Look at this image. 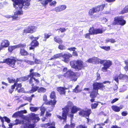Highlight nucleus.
Instances as JSON below:
<instances>
[{"label": "nucleus", "mask_w": 128, "mask_h": 128, "mask_svg": "<svg viewBox=\"0 0 128 128\" xmlns=\"http://www.w3.org/2000/svg\"><path fill=\"white\" fill-rule=\"evenodd\" d=\"M15 84H14L11 86V88L9 89L8 92L10 94L12 93L14 91V89L15 88Z\"/></svg>", "instance_id": "43"}, {"label": "nucleus", "mask_w": 128, "mask_h": 128, "mask_svg": "<svg viewBox=\"0 0 128 128\" xmlns=\"http://www.w3.org/2000/svg\"><path fill=\"white\" fill-rule=\"evenodd\" d=\"M70 65L72 68L75 69L77 71L81 70L85 67L84 65L83 62L79 59L70 61Z\"/></svg>", "instance_id": "3"}, {"label": "nucleus", "mask_w": 128, "mask_h": 128, "mask_svg": "<svg viewBox=\"0 0 128 128\" xmlns=\"http://www.w3.org/2000/svg\"><path fill=\"white\" fill-rule=\"evenodd\" d=\"M73 105V104L72 102L70 101H69L68 102L67 106L68 107V108L69 109V108L72 107Z\"/></svg>", "instance_id": "60"}, {"label": "nucleus", "mask_w": 128, "mask_h": 128, "mask_svg": "<svg viewBox=\"0 0 128 128\" xmlns=\"http://www.w3.org/2000/svg\"><path fill=\"white\" fill-rule=\"evenodd\" d=\"M91 35V34L89 32L87 33L84 35V37L86 38H88L89 39H91L90 36Z\"/></svg>", "instance_id": "59"}, {"label": "nucleus", "mask_w": 128, "mask_h": 128, "mask_svg": "<svg viewBox=\"0 0 128 128\" xmlns=\"http://www.w3.org/2000/svg\"><path fill=\"white\" fill-rule=\"evenodd\" d=\"M78 112L79 115L82 117H88L89 118V116L92 112L91 110L90 109H88L86 110H84L82 109H81Z\"/></svg>", "instance_id": "11"}, {"label": "nucleus", "mask_w": 128, "mask_h": 128, "mask_svg": "<svg viewBox=\"0 0 128 128\" xmlns=\"http://www.w3.org/2000/svg\"><path fill=\"white\" fill-rule=\"evenodd\" d=\"M35 64H42V62L40 59L35 58L34 60Z\"/></svg>", "instance_id": "48"}, {"label": "nucleus", "mask_w": 128, "mask_h": 128, "mask_svg": "<svg viewBox=\"0 0 128 128\" xmlns=\"http://www.w3.org/2000/svg\"><path fill=\"white\" fill-rule=\"evenodd\" d=\"M30 45L31 46L29 48V50H34L35 48L38 46L39 43L37 40H34L30 44Z\"/></svg>", "instance_id": "19"}, {"label": "nucleus", "mask_w": 128, "mask_h": 128, "mask_svg": "<svg viewBox=\"0 0 128 128\" xmlns=\"http://www.w3.org/2000/svg\"><path fill=\"white\" fill-rule=\"evenodd\" d=\"M104 30L102 28H98L95 29V34H102Z\"/></svg>", "instance_id": "38"}, {"label": "nucleus", "mask_w": 128, "mask_h": 128, "mask_svg": "<svg viewBox=\"0 0 128 128\" xmlns=\"http://www.w3.org/2000/svg\"><path fill=\"white\" fill-rule=\"evenodd\" d=\"M124 63L126 65L124 67V69L126 71H128V62L126 61H125Z\"/></svg>", "instance_id": "56"}, {"label": "nucleus", "mask_w": 128, "mask_h": 128, "mask_svg": "<svg viewBox=\"0 0 128 128\" xmlns=\"http://www.w3.org/2000/svg\"><path fill=\"white\" fill-rule=\"evenodd\" d=\"M106 5V4H102L92 8L89 11V15L90 16H92L94 13L102 11L105 6Z\"/></svg>", "instance_id": "6"}, {"label": "nucleus", "mask_w": 128, "mask_h": 128, "mask_svg": "<svg viewBox=\"0 0 128 128\" xmlns=\"http://www.w3.org/2000/svg\"><path fill=\"white\" fill-rule=\"evenodd\" d=\"M10 45L9 41L6 39L3 40L1 42L0 46V50H3L4 48L8 47Z\"/></svg>", "instance_id": "16"}, {"label": "nucleus", "mask_w": 128, "mask_h": 128, "mask_svg": "<svg viewBox=\"0 0 128 128\" xmlns=\"http://www.w3.org/2000/svg\"><path fill=\"white\" fill-rule=\"evenodd\" d=\"M80 108L75 106H73L71 109V113L69 114L71 120H72L74 118V114L76 113L78 111L80 110Z\"/></svg>", "instance_id": "14"}, {"label": "nucleus", "mask_w": 128, "mask_h": 128, "mask_svg": "<svg viewBox=\"0 0 128 128\" xmlns=\"http://www.w3.org/2000/svg\"><path fill=\"white\" fill-rule=\"evenodd\" d=\"M56 128L55 127V123L53 122L52 123H47L42 124L41 125V127L43 128Z\"/></svg>", "instance_id": "22"}, {"label": "nucleus", "mask_w": 128, "mask_h": 128, "mask_svg": "<svg viewBox=\"0 0 128 128\" xmlns=\"http://www.w3.org/2000/svg\"><path fill=\"white\" fill-rule=\"evenodd\" d=\"M34 70V69L31 68L29 70L30 73L28 75V76L30 78V79H31V78H35L34 77V76L40 77L41 76L40 74L37 72H32Z\"/></svg>", "instance_id": "17"}, {"label": "nucleus", "mask_w": 128, "mask_h": 128, "mask_svg": "<svg viewBox=\"0 0 128 128\" xmlns=\"http://www.w3.org/2000/svg\"><path fill=\"white\" fill-rule=\"evenodd\" d=\"M7 79L9 83H14L15 82H16V79L13 78H11L8 77L7 78Z\"/></svg>", "instance_id": "45"}, {"label": "nucleus", "mask_w": 128, "mask_h": 128, "mask_svg": "<svg viewBox=\"0 0 128 128\" xmlns=\"http://www.w3.org/2000/svg\"><path fill=\"white\" fill-rule=\"evenodd\" d=\"M27 62L31 65H32L35 64L34 61L31 60H28Z\"/></svg>", "instance_id": "64"}, {"label": "nucleus", "mask_w": 128, "mask_h": 128, "mask_svg": "<svg viewBox=\"0 0 128 128\" xmlns=\"http://www.w3.org/2000/svg\"><path fill=\"white\" fill-rule=\"evenodd\" d=\"M76 128H87V127L84 125L80 124L77 126L76 127Z\"/></svg>", "instance_id": "61"}, {"label": "nucleus", "mask_w": 128, "mask_h": 128, "mask_svg": "<svg viewBox=\"0 0 128 128\" xmlns=\"http://www.w3.org/2000/svg\"><path fill=\"white\" fill-rule=\"evenodd\" d=\"M16 60L14 58H8L4 60L2 63H6L12 68H15Z\"/></svg>", "instance_id": "9"}, {"label": "nucleus", "mask_w": 128, "mask_h": 128, "mask_svg": "<svg viewBox=\"0 0 128 128\" xmlns=\"http://www.w3.org/2000/svg\"><path fill=\"white\" fill-rule=\"evenodd\" d=\"M15 84V87H16L15 90L17 91L18 93H23L24 91V89L23 88H22V85L21 83H14V84Z\"/></svg>", "instance_id": "20"}, {"label": "nucleus", "mask_w": 128, "mask_h": 128, "mask_svg": "<svg viewBox=\"0 0 128 128\" xmlns=\"http://www.w3.org/2000/svg\"><path fill=\"white\" fill-rule=\"evenodd\" d=\"M62 116L59 115H57V118L60 120H63L64 122H66L67 117V114L69 111L68 108H62Z\"/></svg>", "instance_id": "8"}, {"label": "nucleus", "mask_w": 128, "mask_h": 128, "mask_svg": "<svg viewBox=\"0 0 128 128\" xmlns=\"http://www.w3.org/2000/svg\"><path fill=\"white\" fill-rule=\"evenodd\" d=\"M46 89L44 88L41 87L38 88V92L39 93H44L46 92Z\"/></svg>", "instance_id": "42"}, {"label": "nucleus", "mask_w": 128, "mask_h": 128, "mask_svg": "<svg viewBox=\"0 0 128 128\" xmlns=\"http://www.w3.org/2000/svg\"><path fill=\"white\" fill-rule=\"evenodd\" d=\"M25 6L24 4L23 5L20 4L18 6H16V8H14L16 10L15 12L14 13V16H18L22 15L23 14V12L22 10V8L23 6Z\"/></svg>", "instance_id": "12"}, {"label": "nucleus", "mask_w": 128, "mask_h": 128, "mask_svg": "<svg viewBox=\"0 0 128 128\" xmlns=\"http://www.w3.org/2000/svg\"><path fill=\"white\" fill-rule=\"evenodd\" d=\"M96 78L95 80V81H97L100 80L101 79V77L100 74L98 72L96 73Z\"/></svg>", "instance_id": "58"}, {"label": "nucleus", "mask_w": 128, "mask_h": 128, "mask_svg": "<svg viewBox=\"0 0 128 128\" xmlns=\"http://www.w3.org/2000/svg\"><path fill=\"white\" fill-rule=\"evenodd\" d=\"M52 0H38V2H40L42 6L46 8L48 3L51 2Z\"/></svg>", "instance_id": "24"}, {"label": "nucleus", "mask_w": 128, "mask_h": 128, "mask_svg": "<svg viewBox=\"0 0 128 128\" xmlns=\"http://www.w3.org/2000/svg\"><path fill=\"white\" fill-rule=\"evenodd\" d=\"M114 80L115 81L118 83V80L119 77L118 75H116L113 78Z\"/></svg>", "instance_id": "57"}, {"label": "nucleus", "mask_w": 128, "mask_h": 128, "mask_svg": "<svg viewBox=\"0 0 128 128\" xmlns=\"http://www.w3.org/2000/svg\"><path fill=\"white\" fill-rule=\"evenodd\" d=\"M58 48L59 49L61 50H65L66 49V47L63 44H60L58 46Z\"/></svg>", "instance_id": "47"}, {"label": "nucleus", "mask_w": 128, "mask_h": 128, "mask_svg": "<svg viewBox=\"0 0 128 128\" xmlns=\"http://www.w3.org/2000/svg\"><path fill=\"white\" fill-rule=\"evenodd\" d=\"M23 60H17L16 61L17 64L20 66H22L23 65Z\"/></svg>", "instance_id": "54"}, {"label": "nucleus", "mask_w": 128, "mask_h": 128, "mask_svg": "<svg viewBox=\"0 0 128 128\" xmlns=\"http://www.w3.org/2000/svg\"><path fill=\"white\" fill-rule=\"evenodd\" d=\"M100 59L97 57H94L89 58L86 62L90 63L96 64L100 62Z\"/></svg>", "instance_id": "21"}, {"label": "nucleus", "mask_w": 128, "mask_h": 128, "mask_svg": "<svg viewBox=\"0 0 128 128\" xmlns=\"http://www.w3.org/2000/svg\"><path fill=\"white\" fill-rule=\"evenodd\" d=\"M61 55V57H62L63 59L62 61L66 63H68L70 60V58L72 57V55L70 53L68 54L64 53L63 54L62 52Z\"/></svg>", "instance_id": "15"}, {"label": "nucleus", "mask_w": 128, "mask_h": 128, "mask_svg": "<svg viewBox=\"0 0 128 128\" xmlns=\"http://www.w3.org/2000/svg\"><path fill=\"white\" fill-rule=\"evenodd\" d=\"M20 48L19 54L22 56H27L29 55L28 52L25 50L26 45L25 44H19Z\"/></svg>", "instance_id": "10"}, {"label": "nucleus", "mask_w": 128, "mask_h": 128, "mask_svg": "<svg viewBox=\"0 0 128 128\" xmlns=\"http://www.w3.org/2000/svg\"><path fill=\"white\" fill-rule=\"evenodd\" d=\"M66 8V6L61 5L60 6L56 7L55 8V10L56 12H60L64 10Z\"/></svg>", "instance_id": "28"}, {"label": "nucleus", "mask_w": 128, "mask_h": 128, "mask_svg": "<svg viewBox=\"0 0 128 128\" xmlns=\"http://www.w3.org/2000/svg\"><path fill=\"white\" fill-rule=\"evenodd\" d=\"M62 53H60L56 54L54 55L49 60H54L57 58H60L61 57V55Z\"/></svg>", "instance_id": "33"}, {"label": "nucleus", "mask_w": 128, "mask_h": 128, "mask_svg": "<svg viewBox=\"0 0 128 128\" xmlns=\"http://www.w3.org/2000/svg\"><path fill=\"white\" fill-rule=\"evenodd\" d=\"M119 77V79L120 80H124L127 77V76L125 74H120L118 75Z\"/></svg>", "instance_id": "51"}, {"label": "nucleus", "mask_w": 128, "mask_h": 128, "mask_svg": "<svg viewBox=\"0 0 128 128\" xmlns=\"http://www.w3.org/2000/svg\"><path fill=\"white\" fill-rule=\"evenodd\" d=\"M37 114H36L34 113H32L30 115V118L32 120L38 121L40 120V118L38 116H37Z\"/></svg>", "instance_id": "30"}, {"label": "nucleus", "mask_w": 128, "mask_h": 128, "mask_svg": "<svg viewBox=\"0 0 128 128\" xmlns=\"http://www.w3.org/2000/svg\"><path fill=\"white\" fill-rule=\"evenodd\" d=\"M37 28L34 26H29L23 30L24 33H32L36 31Z\"/></svg>", "instance_id": "13"}, {"label": "nucleus", "mask_w": 128, "mask_h": 128, "mask_svg": "<svg viewBox=\"0 0 128 128\" xmlns=\"http://www.w3.org/2000/svg\"><path fill=\"white\" fill-rule=\"evenodd\" d=\"M59 79H64V77L67 79H70V80L75 82L76 81L77 77L75 73L73 72L71 69L67 71L64 74H59L57 76Z\"/></svg>", "instance_id": "2"}, {"label": "nucleus", "mask_w": 128, "mask_h": 128, "mask_svg": "<svg viewBox=\"0 0 128 128\" xmlns=\"http://www.w3.org/2000/svg\"><path fill=\"white\" fill-rule=\"evenodd\" d=\"M53 100H50L46 103V105H51L52 106H54L56 104L57 101L56 99H53Z\"/></svg>", "instance_id": "29"}, {"label": "nucleus", "mask_w": 128, "mask_h": 128, "mask_svg": "<svg viewBox=\"0 0 128 128\" xmlns=\"http://www.w3.org/2000/svg\"><path fill=\"white\" fill-rule=\"evenodd\" d=\"M13 118H17L18 117L23 118L24 117L23 114L20 111H17L14 113L12 115Z\"/></svg>", "instance_id": "27"}, {"label": "nucleus", "mask_w": 128, "mask_h": 128, "mask_svg": "<svg viewBox=\"0 0 128 128\" xmlns=\"http://www.w3.org/2000/svg\"><path fill=\"white\" fill-rule=\"evenodd\" d=\"M79 87V86L77 85L75 88L73 90L72 92L76 93H78L80 92L81 91V90H79L78 89V88Z\"/></svg>", "instance_id": "46"}, {"label": "nucleus", "mask_w": 128, "mask_h": 128, "mask_svg": "<svg viewBox=\"0 0 128 128\" xmlns=\"http://www.w3.org/2000/svg\"><path fill=\"white\" fill-rule=\"evenodd\" d=\"M126 24V21L124 20V17L122 16L115 17L112 25V26L120 25L123 26Z\"/></svg>", "instance_id": "4"}, {"label": "nucleus", "mask_w": 128, "mask_h": 128, "mask_svg": "<svg viewBox=\"0 0 128 128\" xmlns=\"http://www.w3.org/2000/svg\"><path fill=\"white\" fill-rule=\"evenodd\" d=\"M30 77H28V75L27 76H24L20 78V81L24 82L28 80V79Z\"/></svg>", "instance_id": "49"}, {"label": "nucleus", "mask_w": 128, "mask_h": 128, "mask_svg": "<svg viewBox=\"0 0 128 128\" xmlns=\"http://www.w3.org/2000/svg\"><path fill=\"white\" fill-rule=\"evenodd\" d=\"M44 41H46L47 39L49 38L52 36L51 33H49L48 34L44 33Z\"/></svg>", "instance_id": "44"}, {"label": "nucleus", "mask_w": 128, "mask_h": 128, "mask_svg": "<svg viewBox=\"0 0 128 128\" xmlns=\"http://www.w3.org/2000/svg\"><path fill=\"white\" fill-rule=\"evenodd\" d=\"M96 103H92L91 104V108L92 109H94L96 108L98 105V103H101L100 102H96Z\"/></svg>", "instance_id": "36"}, {"label": "nucleus", "mask_w": 128, "mask_h": 128, "mask_svg": "<svg viewBox=\"0 0 128 128\" xmlns=\"http://www.w3.org/2000/svg\"><path fill=\"white\" fill-rule=\"evenodd\" d=\"M46 109L45 108L44 106H41L40 109L41 111L40 116H43L44 114Z\"/></svg>", "instance_id": "41"}, {"label": "nucleus", "mask_w": 128, "mask_h": 128, "mask_svg": "<svg viewBox=\"0 0 128 128\" xmlns=\"http://www.w3.org/2000/svg\"><path fill=\"white\" fill-rule=\"evenodd\" d=\"M31 79H30L29 80V83L30 84H32V86H34V84L33 83V80H34L35 82V84L36 85H38L39 84L40 82L39 80L38 79L35 78H32Z\"/></svg>", "instance_id": "26"}, {"label": "nucleus", "mask_w": 128, "mask_h": 128, "mask_svg": "<svg viewBox=\"0 0 128 128\" xmlns=\"http://www.w3.org/2000/svg\"><path fill=\"white\" fill-rule=\"evenodd\" d=\"M100 48L102 49H103L106 51H108L110 50V46H101Z\"/></svg>", "instance_id": "52"}, {"label": "nucleus", "mask_w": 128, "mask_h": 128, "mask_svg": "<svg viewBox=\"0 0 128 128\" xmlns=\"http://www.w3.org/2000/svg\"><path fill=\"white\" fill-rule=\"evenodd\" d=\"M6 18H12V20H18L19 19V18L18 16H12L10 15H7L5 16Z\"/></svg>", "instance_id": "37"}, {"label": "nucleus", "mask_w": 128, "mask_h": 128, "mask_svg": "<svg viewBox=\"0 0 128 128\" xmlns=\"http://www.w3.org/2000/svg\"><path fill=\"white\" fill-rule=\"evenodd\" d=\"M4 119L5 121L6 122L8 123H9L10 122V119L6 116L4 117Z\"/></svg>", "instance_id": "62"}, {"label": "nucleus", "mask_w": 128, "mask_h": 128, "mask_svg": "<svg viewBox=\"0 0 128 128\" xmlns=\"http://www.w3.org/2000/svg\"><path fill=\"white\" fill-rule=\"evenodd\" d=\"M15 123H13L12 124L13 126L15 125H17L18 124H21V122L20 120L18 119H16L15 120H14Z\"/></svg>", "instance_id": "53"}, {"label": "nucleus", "mask_w": 128, "mask_h": 128, "mask_svg": "<svg viewBox=\"0 0 128 128\" xmlns=\"http://www.w3.org/2000/svg\"><path fill=\"white\" fill-rule=\"evenodd\" d=\"M54 40L55 42L59 44H62L63 42L62 40L59 38L58 36H55L54 38Z\"/></svg>", "instance_id": "32"}, {"label": "nucleus", "mask_w": 128, "mask_h": 128, "mask_svg": "<svg viewBox=\"0 0 128 128\" xmlns=\"http://www.w3.org/2000/svg\"><path fill=\"white\" fill-rule=\"evenodd\" d=\"M39 87L36 86H32V89L29 91V93H32L38 90Z\"/></svg>", "instance_id": "34"}, {"label": "nucleus", "mask_w": 128, "mask_h": 128, "mask_svg": "<svg viewBox=\"0 0 128 128\" xmlns=\"http://www.w3.org/2000/svg\"><path fill=\"white\" fill-rule=\"evenodd\" d=\"M68 89L67 88L60 86L57 88L56 90L60 95H65L66 92V90Z\"/></svg>", "instance_id": "18"}, {"label": "nucleus", "mask_w": 128, "mask_h": 128, "mask_svg": "<svg viewBox=\"0 0 128 128\" xmlns=\"http://www.w3.org/2000/svg\"><path fill=\"white\" fill-rule=\"evenodd\" d=\"M50 98L51 99H56V93L55 91H52L50 96Z\"/></svg>", "instance_id": "40"}, {"label": "nucleus", "mask_w": 128, "mask_h": 128, "mask_svg": "<svg viewBox=\"0 0 128 128\" xmlns=\"http://www.w3.org/2000/svg\"><path fill=\"white\" fill-rule=\"evenodd\" d=\"M100 64L103 65V67L102 68V70L103 72H107V69L112 64V62L110 60L100 59Z\"/></svg>", "instance_id": "7"}, {"label": "nucleus", "mask_w": 128, "mask_h": 128, "mask_svg": "<svg viewBox=\"0 0 128 128\" xmlns=\"http://www.w3.org/2000/svg\"><path fill=\"white\" fill-rule=\"evenodd\" d=\"M88 32L91 35L95 34V29H94L93 27H90L89 30Z\"/></svg>", "instance_id": "39"}, {"label": "nucleus", "mask_w": 128, "mask_h": 128, "mask_svg": "<svg viewBox=\"0 0 128 128\" xmlns=\"http://www.w3.org/2000/svg\"><path fill=\"white\" fill-rule=\"evenodd\" d=\"M128 12V4L125 6V7L121 11L119 14H123Z\"/></svg>", "instance_id": "35"}, {"label": "nucleus", "mask_w": 128, "mask_h": 128, "mask_svg": "<svg viewBox=\"0 0 128 128\" xmlns=\"http://www.w3.org/2000/svg\"><path fill=\"white\" fill-rule=\"evenodd\" d=\"M54 40L55 42L59 44H62L63 42L62 40L59 38L58 36H55L54 38Z\"/></svg>", "instance_id": "31"}, {"label": "nucleus", "mask_w": 128, "mask_h": 128, "mask_svg": "<svg viewBox=\"0 0 128 128\" xmlns=\"http://www.w3.org/2000/svg\"><path fill=\"white\" fill-rule=\"evenodd\" d=\"M123 107L124 106L122 105H120V107L116 105H113L111 106V108L112 110L116 112H120V110L122 109Z\"/></svg>", "instance_id": "23"}, {"label": "nucleus", "mask_w": 128, "mask_h": 128, "mask_svg": "<svg viewBox=\"0 0 128 128\" xmlns=\"http://www.w3.org/2000/svg\"><path fill=\"white\" fill-rule=\"evenodd\" d=\"M39 109V108L38 107H30V110L32 112H36Z\"/></svg>", "instance_id": "50"}, {"label": "nucleus", "mask_w": 128, "mask_h": 128, "mask_svg": "<svg viewBox=\"0 0 128 128\" xmlns=\"http://www.w3.org/2000/svg\"><path fill=\"white\" fill-rule=\"evenodd\" d=\"M43 99L44 102V103L45 104H46V103L48 102L47 98V96L46 95H44L43 97Z\"/></svg>", "instance_id": "55"}, {"label": "nucleus", "mask_w": 128, "mask_h": 128, "mask_svg": "<svg viewBox=\"0 0 128 128\" xmlns=\"http://www.w3.org/2000/svg\"><path fill=\"white\" fill-rule=\"evenodd\" d=\"M111 82L108 81H105L102 82H96L92 84L93 88L90 93V97L91 98L90 100L92 103L95 102V98L97 96L98 90H103L105 89V86L104 84L108 83L110 84Z\"/></svg>", "instance_id": "1"}, {"label": "nucleus", "mask_w": 128, "mask_h": 128, "mask_svg": "<svg viewBox=\"0 0 128 128\" xmlns=\"http://www.w3.org/2000/svg\"><path fill=\"white\" fill-rule=\"evenodd\" d=\"M13 2V5L14 8H16V5L18 6L24 4L25 6L24 8L26 9L28 8L30 4V0H12Z\"/></svg>", "instance_id": "5"}, {"label": "nucleus", "mask_w": 128, "mask_h": 128, "mask_svg": "<svg viewBox=\"0 0 128 128\" xmlns=\"http://www.w3.org/2000/svg\"><path fill=\"white\" fill-rule=\"evenodd\" d=\"M20 46L19 44L14 46H9L8 47V50L9 52L12 53L14 50L17 48H18Z\"/></svg>", "instance_id": "25"}, {"label": "nucleus", "mask_w": 128, "mask_h": 128, "mask_svg": "<svg viewBox=\"0 0 128 128\" xmlns=\"http://www.w3.org/2000/svg\"><path fill=\"white\" fill-rule=\"evenodd\" d=\"M128 114L127 111H123L121 113V114L122 116H126Z\"/></svg>", "instance_id": "63"}]
</instances>
